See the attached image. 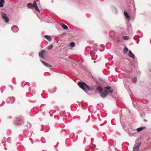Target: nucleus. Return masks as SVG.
Instances as JSON below:
<instances>
[{
	"label": "nucleus",
	"mask_w": 151,
	"mask_h": 151,
	"mask_svg": "<svg viewBox=\"0 0 151 151\" xmlns=\"http://www.w3.org/2000/svg\"><path fill=\"white\" fill-rule=\"evenodd\" d=\"M113 90H110L109 91H107V92H109V93H111V94L112 93H113Z\"/></svg>",
	"instance_id": "32"
},
{
	"label": "nucleus",
	"mask_w": 151,
	"mask_h": 151,
	"mask_svg": "<svg viewBox=\"0 0 151 151\" xmlns=\"http://www.w3.org/2000/svg\"><path fill=\"white\" fill-rule=\"evenodd\" d=\"M124 14L126 17L128 21H130L131 19V18L129 15L126 11H124Z\"/></svg>",
	"instance_id": "9"
},
{
	"label": "nucleus",
	"mask_w": 151,
	"mask_h": 151,
	"mask_svg": "<svg viewBox=\"0 0 151 151\" xmlns=\"http://www.w3.org/2000/svg\"><path fill=\"white\" fill-rule=\"evenodd\" d=\"M27 83V84H28V85H29V83H28V82Z\"/></svg>",
	"instance_id": "38"
},
{
	"label": "nucleus",
	"mask_w": 151,
	"mask_h": 151,
	"mask_svg": "<svg viewBox=\"0 0 151 151\" xmlns=\"http://www.w3.org/2000/svg\"><path fill=\"white\" fill-rule=\"evenodd\" d=\"M5 4V1L4 0H0V7H2L4 6V4Z\"/></svg>",
	"instance_id": "16"
},
{
	"label": "nucleus",
	"mask_w": 151,
	"mask_h": 151,
	"mask_svg": "<svg viewBox=\"0 0 151 151\" xmlns=\"http://www.w3.org/2000/svg\"><path fill=\"white\" fill-rule=\"evenodd\" d=\"M95 89V87L93 86H90V90L89 91H93Z\"/></svg>",
	"instance_id": "25"
},
{
	"label": "nucleus",
	"mask_w": 151,
	"mask_h": 151,
	"mask_svg": "<svg viewBox=\"0 0 151 151\" xmlns=\"http://www.w3.org/2000/svg\"><path fill=\"white\" fill-rule=\"evenodd\" d=\"M54 91L53 92H51V93H54L56 91V90L54 88Z\"/></svg>",
	"instance_id": "34"
},
{
	"label": "nucleus",
	"mask_w": 151,
	"mask_h": 151,
	"mask_svg": "<svg viewBox=\"0 0 151 151\" xmlns=\"http://www.w3.org/2000/svg\"><path fill=\"white\" fill-rule=\"evenodd\" d=\"M109 93V92H107V91H104V92L100 93V95L103 98H106Z\"/></svg>",
	"instance_id": "4"
},
{
	"label": "nucleus",
	"mask_w": 151,
	"mask_h": 151,
	"mask_svg": "<svg viewBox=\"0 0 151 151\" xmlns=\"http://www.w3.org/2000/svg\"><path fill=\"white\" fill-rule=\"evenodd\" d=\"M123 39L125 40H128L129 39V37L128 36H123Z\"/></svg>",
	"instance_id": "23"
},
{
	"label": "nucleus",
	"mask_w": 151,
	"mask_h": 151,
	"mask_svg": "<svg viewBox=\"0 0 151 151\" xmlns=\"http://www.w3.org/2000/svg\"><path fill=\"white\" fill-rule=\"evenodd\" d=\"M45 52L44 50H41L39 52V55L41 58H43L44 57V54Z\"/></svg>",
	"instance_id": "8"
},
{
	"label": "nucleus",
	"mask_w": 151,
	"mask_h": 151,
	"mask_svg": "<svg viewBox=\"0 0 151 151\" xmlns=\"http://www.w3.org/2000/svg\"><path fill=\"white\" fill-rule=\"evenodd\" d=\"M141 144V143L140 142H139L136 146H134L133 151H137Z\"/></svg>",
	"instance_id": "7"
},
{
	"label": "nucleus",
	"mask_w": 151,
	"mask_h": 151,
	"mask_svg": "<svg viewBox=\"0 0 151 151\" xmlns=\"http://www.w3.org/2000/svg\"><path fill=\"white\" fill-rule=\"evenodd\" d=\"M133 79L134 81V83H136L137 81V78L136 77H134L133 78Z\"/></svg>",
	"instance_id": "30"
},
{
	"label": "nucleus",
	"mask_w": 151,
	"mask_h": 151,
	"mask_svg": "<svg viewBox=\"0 0 151 151\" xmlns=\"http://www.w3.org/2000/svg\"><path fill=\"white\" fill-rule=\"evenodd\" d=\"M144 121H145V122H146L147 121V120H145V119H144Z\"/></svg>",
	"instance_id": "39"
},
{
	"label": "nucleus",
	"mask_w": 151,
	"mask_h": 151,
	"mask_svg": "<svg viewBox=\"0 0 151 151\" xmlns=\"http://www.w3.org/2000/svg\"><path fill=\"white\" fill-rule=\"evenodd\" d=\"M4 149L5 150H6V148L5 147H4Z\"/></svg>",
	"instance_id": "40"
},
{
	"label": "nucleus",
	"mask_w": 151,
	"mask_h": 151,
	"mask_svg": "<svg viewBox=\"0 0 151 151\" xmlns=\"http://www.w3.org/2000/svg\"><path fill=\"white\" fill-rule=\"evenodd\" d=\"M44 37L48 40L49 41H50L52 40V38L50 36V35H45L44 36Z\"/></svg>",
	"instance_id": "15"
},
{
	"label": "nucleus",
	"mask_w": 151,
	"mask_h": 151,
	"mask_svg": "<svg viewBox=\"0 0 151 151\" xmlns=\"http://www.w3.org/2000/svg\"><path fill=\"white\" fill-rule=\"evenodd\" d=\"M28 129H30L31 127V124L30 123L27 122L26 125Z\"/></svg>",
	"instance_id": "21"
},
{
	"label": "nucleus",
	"mask_w": 151,
	"mask_h": 151,
	"mask_svg": "<svg viewBox=\"0 0 151 151\" xmlns=\"http://www.w3.org/2000/svg\"><path fill=\"white\" fill-rule=\"evenodd\" d=\"M1 14L2 18L5 20L6 23L8 22L9 21L8 17L7 16L6 14L3 12H1Z\"/></svg>",
	"instance_id": "2"
},
{
	"label": "nucleus",
	"mask_w": 151,
	"mask_h": 151,
	"mask_svg": "<svg viewBox=\"0 0 151 151\" xmlns=\"http://www.w3.org/2000/svg\"><path fill=\"white\" fill-rule=\"evenodd\" d=\"M53 47V46L52 45H50V46H49L47 47V49H48V50H50Z\"/></svg>",
	"instance_id": "29"
},
{
	"label": "nucleus",
	"mask_w": 151,
	"mask_h": 151,
	"mask_svg": "<svg viewBox=\"0 0 151 151\" xmlns=\"http://www.w3.org/2000/svg\"><path fill=\"white\" fill-rule=\"evenodd\" d=\"M97 89L99 91V93H101L103 91L102 88L100 87H98L97 88Z\"/></svg>",
	"instance_id": "20"
},
{
	"label": "nucleus",
	"mask_w": 151,
	"mask_h": 151,
	"mask_svg": "<svg viewBox=\"0 0 151 151\" xmlns=\"http://www.w3.org/2000/svg\"><path fill=\"white\" fill-rule=\"evenodd\" d=\"M96 146V145H95L93 146V147L92 148H94Z\"/></svg>",
	"instance_id": "37"
},
{
	"label": "nucleus",
	"mask_w": 151,
	"mask_h": 151,
	"mask_svg": "<svg viewBox=\"0 0 151 151\" xmlns=\"http://www.w3.org/2000/svg\"><path fill=\"white\" fill-rule=\"evenodd\" d=\"M94 63H95V61H94Z\"/></svg>",
	"instance_id": "41"
},
{
	"label": "nucleus",
	"mask_w": 151,
	"mask_h": 151,
	"mask_svg": "<svg viewBox=\"0 0 151 151\" xmlns=\"http://www.w3.org/2000/svg\"><path fill=\"white\" fill-rule=\"evenodd\" d=\"M121 42L120 40H117V42Z\"/></svg>",
	"instance_id": "36"
},
{
	"label": "nucleus",
	"mask_w": 151,
	"mask_h": 151,
	"mask_svg": "<svg viewBox=\"0 0 151 151\" xmlns=\"http://www.w3.org/2000/svg\"><path fill=\"white\" fill-rule=\"evenodd\" d=\"M33 7H34L35 8V10L37 12H39L40 11V10L37 5V3L35 1H34Z\"/></svg>",
	"instance_id": "11"
},
{
	"label": "nucleus",
	"mask_w": 151,
	"mask_h": 151,
	"mask_svg": "<svg viewBox=\"0 0 151 151\" xmlns=\"http://www.w3.org/2000/svg\"><path fill=\"white\" fill-rule=\"evenodd\" d=\"M27 6L28 9H32L34 7V4H32L31 3H29L27 4Z\"/></svg>",
	"instance_id": "14"
},
{
	"label": "nucleus",
	"mask_w": 151,
	"mask_h": 151,
	"mask_svg": "<svg viewBox=\"0 0 151 151\" xmlns=\"http://www.w3.org/2000/svg\"><path fill=\"white\" fill-rule=\"evenodd\" d=\"M75 43L74 42H72L70 43V45L71 47H73L74 46Z\"/></svg>",
	"instance_id": "27"
},
{
	"label": "nucleus",
	"mask_w": 151,
	"mask_h": 151,
	"mask_svg": "<svg viewBox=\"0 0 151 151\" xmlns=\"http://www.w3.org/2000/svg\"><path fill=\"white\" fill-rule=\"evenodd\" d=\"M111 89V87L109 86H107L106 87H105L104 88V91H107V90H109Z\"/></svg>",
	"instance_id": "22"
},
{
	"label": "nucleus",
	"mask_w": 151,
	"mask_h": 151,
	"mask_svg": "<svg viewBox=\"0 0 151 151\" xmlns=\"http://www.w3.org/2000/svg\"><path fill=\"white\" fill-rule=\"evenodd\" d=\"M61 27L65 29H68V27L63 23L60 22L59 23Z\"/></svg>",
	"instance_id": "12"
},
{
	"label": "nucleus",
	"mask_w": 151,
	"mask_h": 151,
	"mask_svg": "<svg viewBox=\"0 0 151 151\" xmlns=\"http://www.w3.org/2000/svg\"><path fill=\"white\" fill-rule=\"evenodd\" d=\"M29 139L32 142V144L33 143V140H32V139L31 138H29Z\"/></svg>",
	"instance_id": "33"
},
{
	"label": "nucleus",
	"mask_w": 151,
	"mask_h": 151,
	"mask_svg": "<svg viewBox=\"0 0 151 151\" xmlns=\"http://www.w3.org/2000/svg\"><path fill=\"white\" fill-rule=\"evenodd\" d=\"M11 29L13 32H17L18 31V28L16 26H14L12 27Z\"/></svg>",
	"instance_id": "6"
},
{
	"label": "nucleus",
	"mask_w": 151,
	"mask_h": 151,
	"mask_svg": "<svg viewBox=\"0 0 151 151\" xmlns=\"http://www.w3.org/2000/svg\"><path fill=\"white\" fill-rule=\"evenodd\" d=\"M127 30L129 32H132V28L130 25L128 26Z\"/></svg>",
	"instance_id": "19"
},
{
	"label": "nucleus",
	"mask_w": 151,
	"mask_h": 151,
	"mask_svg": "<svg viewBox=\"0 0 151 151\" xmlns=\"http://www.w3.org/2000/svg\"><path fill=\"white\" fill-rule=\"evenodd\" d=\"M95 53L93 50H91L90 52V54L91 57H94Z\"/></svg>",
	"instance_id": "17"
},
{
	"label": "nucleus",
	"mask_w": 151,
	"mask_h": 151,
	"mask_svg": "<svg viewBox=\"0 0 151 151\" xmlns=\"http://www.w3.org/2000/svg\"><path fill=\"white\" fill-rule=\"evenodd\" d=\"M145 127H139L137 129V131L138 132H140L142 130L145 129Z\"/></svg>",
	"instance_id": "18"
},
{
	"label": "nucleus",
	"mask_w": 151,
	"mask_h": 151,
	"mask_svg": "<svg viewBox=\"0 0 151 151\" xmlns=\"http://www.w3.org/2000/svg\"><path fill=\"white\" fill-rule=\"evenodd\" d=\"M94 50H95V51H97V50H98V49H96H96H94Z\"/></svg>",
	"instance_id": "35"
},
{
	"label": "nucleus",
	"mask_w": 151,
	"mask_h": 151,
	"mask_svg": "<svg viewBox=\"0 0 151 151\" xmlns=\"http://www.w3.org/2000/svg\"><path fill=\"white\" fill-rule=\"evenodd\" d=\"M109 35L111 37H112L113 36L114 34V32L113 31H111L109 33Z\"/></svg>",
	"instance_id": "24"
},
{
	"label": "nucleus",
	"mask_w": 151,
	"mask_h": 151,
	"mask_svg": "<svg viewBox=\"0 0 151 151\" xmlns=\"http://www.w3.org/2000/svg\"><path fill=\"white\" fill-rule=\"evenodd\" d=\"M41 62H42V63L46 67H48V68H50V67H52V66L50 65L49 64L47 63H45V62L43 61L42 60H40Z\"/></svg>",
	"instance_id": "10"
},
{
	"label": "nucleus",
	"mask_w": 151,
	"mask_h": 151,
	"mask_svg": "<svg viewBox=\"0 0 151 151\" xmlns=\"http://www.w3.org/2000/svg\"><path fill=\"white\" fill-rule=\"evenodd\" d=\"M78 85L79 87L84 91L85 92L87 93V90L85 88V87L86 86V84L84 82H79L78 83Z\"/></svg>",
	"instance_id": "1"
},
{
	"label": "nucleus",
	"mask_w": 151,
	"mask_h": 151,
	"mask_svg": "<svg viewBox=\"0 0 151 151\" xmlns=\"http://www.w3.org/2000/svg\"><path fill=\"white\" fill-rule=\"evenodd\" d=\"M128 51V49L127 48V47H125L124 48V52L126 53V52H127Z\"/></svg>",
	"instance_id": "28"
},
{
	"label": "nucleus",
	"mask_w": 151,
	"mask_h": 151,
	"mask_svg": "<svg viewBox=\"0 0 151 151\" xmlns=\"http://www.w3.org/2000/svg\"><path fill=\"white\" fill-rule=\"evenodd\" d=\"M99 50L101 51H102L103 50V47L101 45H100L99 48Z\"/></svg>",
	"instance_id": "26"
},
{
	"label": "nucleus",
	"mask_w": 151,
	"mask_h": 151,
	"mask_svg": "<svg viewBox=\"0 0 151 151\" xmlns=\"http://www.w3.org/2000/svg\"><path fill=\"white\" fill-rule=\"evenodd\" d=\"M85 87H86L87 89L88 90H90V86H89L88 85L86 84V86H85Z\"/></svg>",
	"instance_id": "31"
},
{
	"label": "nucleus",
	"mask_w": 151,
	"mask_h": 151,
	"mask_svg": "<svg viewBox=\"0 0 151 151\" xmlns=\"http://www.w3.org/2000/svg\"><path fill=\"white\" fill-rule=\"evenodd\" d=\"M128 55L129 57H131L133 58H135L134 55L130 50L129 51Z\"/></svg>",
	"instance_id": "13"
},
{
	"label": "nucleus",
	"mask_w": 151,
	"mask_h": 151,
	"mask_svg": "<svg viewBox=\"0 0 151 151\" xmlns=\"http://www.w3.org/2000/svg\"><path fill=\"white\" fill-rule=\"evenodd\" d=\"M15 121V124L17 125H21L22 124L23 122V120L20 118H16Z\"/></svg>",
	"instance_id": "3"
},
{
	"label": "nucleus",
	"mask_w": 151,
	"mask_h": 151,
	"mask_svg": "<svg viewBox=\"0 0 151 151\" xmlns=\"http://www.w3.org/2000/svg\"><path fill=\"white\" fill-rule=\"evenodd\" d=\"M15 100V98L14 97L8 98L6 102L7 103H12L14 102Z\"/></svg>",
	"instance_id": "5"
}]
</instances>
